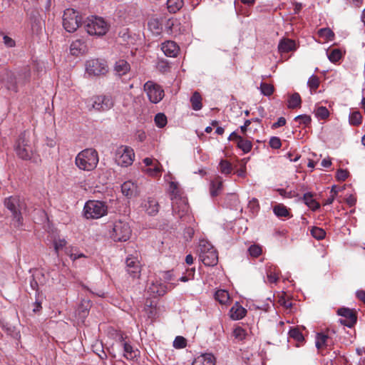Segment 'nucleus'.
<instances>
[{"instance_id":"nucleus-1","label":"nucleus","mask_w":365,"mask_h":365,"mask_svg":"<svg viewBox=\"0 0 365 365\" xmlns=\"http://www.w3.org/2000/svg\"><path fill=\"white\" fill-rule=\"evenodd\" d=\"M5 207L11 212L12 224L15 227L23 225L21 211L26 208V204L19 196H10L4 200Z\"/></svg>"},{"instance_id":"nucleus-2","label":"nucleus","mask_w":365,"mask_h":365,"mask_svg":"<svg viewBox=\"0 0 365 365\" xmlns=\"http://www.w3.org/2000/svg\"><path fill=\"white\" fill-rule=\"evenodd\" d=\"M76 166L83 170L91 171L95 169L98 163L97 151L93 148H87L81 151L76 157Z\"/></svg>"},{"instance_id":"nucleus-3","label":"nucleus","mask_w":365,"mask_h":365,"mask_svg":"<svg viewBox=\"0 0 365 365\" xmlns=\"http://www.w3.org/2000/svg\"><path fill=\"white\" fill-rule=\"evenodd\" d=\"M14 150L16 155L24 160L32 159L34 147L28 133L24 132L20 134L16 142Z\"/></svg>"},{"instance_id":"nucleus-4","label":"nucleus","mask_w":365,"mask_h":365,"mask_svg":"<svg viewBox=\"0 0 365 365\" xmlns=\"http://www.w3.org/2000/svg\"><path fill=\"white\" fill-rule=\"evenodd\" d=\"M198 252L199 257L205 266H215L217 264V252L208 242L201 240L200 242Z\"/></svg>"},{"instance_id":"nucleus-5","label":"nucleus","mask_w":365,"mask_h":365,"mask_svg":"<svg viewBox=\"0 0 365 365\" xmlns=\"http://www.w3.org/2000/svg\"><path fill=\"white\" fill-rule=\"evenodd\" d=\"M107 212L106 203L99 200H89L83 208V215L87 219H98L106 215Z\"/></svg>"},{"instance_id":"nucleus-6","label":"nucleus","mask_w":365,"mask_h":365,"mask_svg":"<svg viewBox=\"0 0 365 365\" xmlns=\"http://www.w3.org/2000/svg\"><path fill=\"white\" fill-rule=\"evenodd\" d=\"M84 27L90 35L103 36L108 31V25L103 19L92 16L85 22Z\"/></svg>"},{"instance_id":"nucleus-7","label":"nucleus","mask_w":365,"mask_h":365,"mask_svg":"<svg viewBox=\"0 0 365 365\" xmlns=\"http://www.w3.org/2000/svg\"><path fill=\"white\" fill-rule=\"evenodd\" d=\"M110 235L115 242H125L130 237L131 230L127 222L119 220L113 223Z\"/></svg>"},{"instance_id":"nucleus-8","label":"nucleus","mask_w":365,"mask_h":365,"mask_svg":"<svg viewBox=\"0 0 365 365\" xmlns=\"http://www.w3.org/2000/svg\"><path fill=\"white\" fill-rule=\"evenodd\" d=\"M81 24V16H78L73 9H67L63 16V26L65 30L69 33L74 32Z\"/></svg>"},{"instance_id":"nucleus-9","label":"nucleus","mask_w":365,"mask_h":365,"mask_svg":"<svg viewBox=\"0 0 365 365\" xmlns=\"http://www.w3.org/2000/svg\"><path fill=\"white\" fill-rule=\"evenodd\" d=\"M135 156L133 150L128 146L121 145L115 153V160L118 165L127 167L133 162Z\"/></svg>"},{"instance_id":"nucleus-10","label":"nucleus","mask_w":365,"mask_h":365,"mask_svg":"<svg viewBox=\"0 0 365 365\" xmlns=\"http://www.w3.org/2000/svg\"><path fill=\"white\" fill-rule=\"evenodd\" d=\"M86 70L89 76H97L105 75L108 71V67L106 61L97 58L87 61Z\"/></svg>"},{"instance_id":"nucleus-11","label":"nucleus","mask_w":365,"mask_h":365,"mask_svg":"<svg viewBox=\"0 0 365 365\" xmlns=\"http://www.w3.org/2000/svg\"><path fill=\"white\" fill-rule=\"evenodd\" d=\"M113 101L110 96H96L91 98V103L88 105L89 110L91 108L99 112L110 110L113 106Z\"/></svg>"},{"instance_id":"nucleus-12","label":"nucleus","mask_w":365,"mask_h":365,"mask_svg":"<svg viewBox=\"0 0 365 365\" xmlns=\"http://www.w3.org/2000/svg\"><path fill=\"white\" fill-rule=\"evenodd\" d=\"M144 91L146 92L150 101L153 103H158L164 96L163 89L151 81H148L145 83Z\"/></svg>"},{"instance_id":"nucleus-13","label":"nucleus","mask_w":365,"mask_h":365,"mask_svg":"<svg viewBox=\"0 0 365 365\" xmlns=\"http://www.w3.org/2000/svg\"><path fill=\"white\" fill-rule=\"evenodd\" d=\"M337 314L345 318L344 319H340L339 322L346 327L351 328L356 323L357 317L356 312L349 308H339L337 310Z\"/></svg>"},{"instance_id":"nucleus-14","label":"nucleus","mask_w":365,"mask_h":365,"mask_svg":"<svg viewBox=\"0 0 365 365\" xmlns=\"http://www.w3.org/2000/svg\"><path fill=\"white\" fill-rule=\"evenodd\" d=\"M0 81L4 83L7 90L17 93L19 91V85L17 83V76L15 73L10 71H5L4 73L0 76Z\"/></svg>"},{"instance_id":"nucleus-15","label":"nucleus","mask_w":365,"mask_h":365,"mask_svg":"<svg viewBox=\"0 0 365 365\" xmlns=\"http://www.w3.org/2000/svg\"><path fill=\"white\" fill-rule=\"evenodd\" d=\"M172 200V209L174 213H178L180 217L188 211V204L185 199L182 198L177 193L174 197H170Z\"/></svg>"},{"instance_id":"nucleus-16","label":"nucleus","mask_w":365,"mask_h":365,"mask_svg":"<svg viewBox=\"0 0 365 365\" xmlns=\"http://www.w3.org/2000/svg\"><path fill=\"white\" fill-rule=\"evenodd\" d=\"M165 29L168 34L175 36L182 34L183 29L181 24L177 19H170L165 24Z\"/></svg>"},{"instance_id":"nucleus-17","label":"nucleus","mask_w":365,"mask_h":365,"mask_svg":"<svg viewBox=\"0 0 365 365\" xmlns=\"http://www.w3.org/2000/svg\"><path fill=\"white\" fill-rule=\"evenodd\" d=\"M86 44L81 39H76L73 41L70 46V51L73 56H78L79 54L86 53Z\"/></svg>"},{"instance_id":"nucleus-18","label":"nucleus","mask_w":365,"mask_h":365,"mask_svg":"<svg viewBox=\"0 0 365 365\" xmlns=\"http://www.w3.org/2000/svg\"><path fill=\"white\" fill-rule=\"evenodd\" d=\"M17 83L19 87L25 86L31 80V70L29 67H24L21 69L17 74Z\"/></svg>"},{"instance_id":"nucleus-19","label":"nucleus","mask_w":365,"mask_h":365,"mask_svg":"<svg viewBox=\"0 0 365 365\" xmlns=\"http://www.w3.org/2000/svg\"><path fill=\"white\" fill-rule=\"evenodd\" d=\"M161 49L165 55L169 57H175L178 53V45L172 41H168L163 43Z\"/></svg>"},{"instance_id":"nucleus-20","label":"nucleus","mask_w":365,"mask_h":365,"mask_svg":"<svg viewBox=\"0 0 365 365\" xmlns=\"http://www.w3.org/2000/svg\"><path fill=\"white\" fill-rule=\"evenodd\" d=\"M192 365H215V358L211 354H202L195 359Z\"/></svg>"},{"instance_id":"nucleus-21","label":"nucleus","mask_w":365,"mask_h":365,"mask_svg":"<svg viewBox=\"0 0 365 365\" xmlns=\"http://www.w3.org/2000/svg\"><path fill=\"white\" fill-rule=\"evenodd\" d=\"M247 313V310L236 303L230 310V317L234 320L242 319Z\"/></svg>"},{"instance_id":"nucleus-22","label":"nucleus","mask_w":365,"mask_h":365,"mask_svg":"<svg viewBox=\"0 0 365 365\" xmlns=\"http://www.w3.org/2000/svg\"><path fill=\"white\" fill-rule=\"evenodd\" d=\"M235 8L237 13L248 16L249 9L254 5L255 1H234Z\"/></svg>"},{"instance_id":"nucleus-23","label":"nucleus","mask_w":365,"mask_h":365,"mask_svg":"<svg viewBox=\"0 0 365 365\" xmlns=\"http://www.w3.org/2000/svg\"><path fill=\"white\" fill-rule=\"evenodd\" d=\"M122 193L128 198L134 196L137 191V186L131 181L125 182L121 185Z\"/></svg>"},{"instance_id":"nucleus-24","label":"nucleus","mask_w":365,"mask_h":365,"mask_svg":"<svg viewBox=\"0 0 365 365\" xmlns=\"http://www.w3.org/2000/svg\"><path fill=\"white\" fill-rule=\"evenodd\" d=\"M130 69V64L124 59H120L115 63L114 71L118 76L126 74Z\"/></svg>"},{"instance_id":"nucleus-25","label":"nucleus","mask_w":365,"mask_h":365,"mask_svg":"<svg viewBox=\"0 0 365 365\" xmlns=\"http://www.w3.org/2000/svg\"><path fill=\"white\" fill-rule=\"evenodd\" d=\"M144 207L148 214L155 215L158 212L159 205L155 199L148 197L144 203Z\"/></svg>"},{"instance_id":"nucleus-26","label":"nucleus","mask_w":365,"mask_h":365,"mask_svg":"<svg viewBox=\"0 0 365 365\" xmlns=\"http://www.w3.org/2000/svg\"><path fill=\"white\" fill-rule=\"evenodd\" d=\"M123 350H124V356L128 360H134L135 359L138 354L139 351L138 349H134L133 346L127 342H123Z\"/></svg>"},{"instance_id":"nucleus-27","label":"nucleus","mask_w":365,"mask_h":365,"mask_svg":"<svg viewBox=\"0 0 365 365\" xmlns=\"http://www.w3.org/2000/svg\"><path fill=\"white\" fill-rule=\"evenodd\" d=\"M304 203L313 211L318 210L320 205L314 199H313V194L312 192H307L302 197Z\"/></svg>"},{"instance_id":"nucleus-28","label":"nucleus","mask_w":365,"mask_h":365,"mask_svg":"<svg viewBox=\"0 0 365 365\" xmlns=\"http://www.w3.org/2000/svg\"><path fill=\"white\" fill-rule=\"evenodd\" d=\"M278 48L282 53L293 51L295 49V42L291 39H283L279 42Z\"/></svg>"},{"instance_id":"nucleus-29","label":"nucleus","mask_w":365,"mask_h":365,"mask_svg":"<svg viewBox=\"0 0 365 365\" xmlns=\"http://www.w3.org/2000/svg\"><path fill=\"white\" fill-rule=\"evenodd\" d=\"M202 96L197 91H195L190 98L192 108L194 110H200L202 108Z\"/></svg>"},{"instance_id":"nucleus-30","label":"nucleus","mask_w":365,"mask_h":365,"mask_svg":"<svg viewBox=\"0 0 365 365\" xmlns=\"http://www.w3.org/2000/svg\"><path fill=\"white\" fill-rule=\"evenodd\" d=\"M302 99L298 93L292 94L288 100V108L295 109L301 107Z\"/></svg>"},{"instance_id":"nucleus-31","label":"nucleus","mask_w":365,"mask_h":365,"mask_svg":"<svg viewBox=\"0 0 365 365\" xmlns=\"http://www.w3.org/2000/svg\"><path fill=\"white\" fill-rule=\"evenodd\" d=\"M237 145L245 153H249L252 147L251 141L244 139L242 136L239 137V140L237 141Z\"/></svg>"},{"instance_id":"nucleus-32","label":"nucleus","mask_w":365,"mask_h":365,"mask_svg":"<svg viewBox=\"0 0 365 365\" xmlns=\"http://www.w3.org/2000/svg\"><path fill=\"white\" fill-rule=\"evenodd\" d=\"M273 211H274V213L277 217H289L291 216L290 212L288 210V209L287 208V207L282 204H278V205H275L273 207Z\"/></svg>"},{"instance_id":"nucleus-33","label":"nucleus","mask_w":365,"mask_h":365,"mask_svg":"<svg viewBox=\"0 0 365 365\" xmlns=\"http://www.w3.org/2000/svg\"><path fill=\"white\" fill-rule=\"evenodd\" d=\"M215 298L222 304H225L230 300L228 292L224 289H219L216 291Z\"/></svg>"},{"instance_id":"nucleus-34","label":"nucleus","mask_w":365,"mask_h":365,"mask_svg":"<svg viewBox=\"0 0 365 365\" xmlns=\"http://www.w3.org/2000/svg\"><path fill=\"white\" fill-rule=\"evenodd\" d=\"M349 121L351 125L358 126L362 122V115L359 111L351 112L349 116Z\"/></svg>"},{"instance_id":"nucleus-35","label":"nucleus","mask_w":365,"mask_h":365,"mask_svg":"<svg viewBox=\"0 0 365 365\" xmlns=\"http://www.w3.org/2000/svg\"><path fill=\"white\" fill-rule=\"evenodd\" d=\"M222 187V182L220 180L219 178H216L215 180L212 181L210 185V195L212 197H215L218 195L219 191L221 190Z\"/></svg>"},{"instance_id":"nucleus-36","label":"nucleus","mask_w":365,"mask_h":365,"mask_svg":"<svg viewBox=\"0 0 365 365\" xmlns=\"http://www.w3.org/2000/svg\"><path fill=\"white\" fill-rule=\"evenodd\" d=\"M166 6L168 11L170 14H175L184 5V1H166Z\"/></svg>"},{"instance_id":"nucleus-37","label":"nucleus","mask_w":365,"mask_h":365,"mask_svg":"<svg viewBox=\"0 0 365 365\" xmlns=\"http://www.w3.org/2000/svg\"><path fill=\"white\" fill-rule=\"evenodd\" d=\"M151 168H147L145 172L151 176H158L160 175L162 169L160 163L155 160V164L150 166Z\"/></svg>"},{"instance_id":"nucleus-38","label":"nucleus","mask_w":365,"mask_h":365,"mask_svg":"<svg viewBox=\"0 0 365 365\" xmlns=\"http://www.w3.org/2000/svg\"><path fill=\"white\" fill-rule=\"evenodd\" d=\"M327 56L330 61L336 63L341 58V52L338 48H334L327 52Z\"/></svg>"},{"instance_id":"nucleus-39","label":"nucleus","mask_w":365,"mask_h":365,"mask_svg":"<svg viewBox=\"0 0 365 365\" xmlns=\"http://www.w3.org/2000/svg\"><path fill=\"white\" fill-rule=\"evenodd\" d=\"M311 235L315 239L320 240L325 237L326 232L322 228L313 227L311 230Z\"/></svg>"},{"instance_id":"nucleus-40","label":"nucleus","mask_w":365,"mask_h":365,"mask_svg":"<svg viewBox=\"0 0 365 365\" xmlns=\"http://www.w3.org/2000/svg\"><path fill=\"white\" fill-rule=\"evenodd\" d=\"M289 335L298 342H302L304 340L303 334L298 328H292L289 331Z\"/></svg>"},{"instance_id":"nucleus-41","label":"nucleus","mask_w":365,"mask_h":365,"mask_svg":"<svg viewBox=\"0 0 365 365\" xmlns=\"http://www.w3.org/2000/svg\"><path fill=\"white\" fill-rule=\"evenodd\" d=\"M155 123L158 128H163L167 124V117L163 113H159L155 116Z\"/></svg>"},{"instance_id":"nucleus-42","label":"nucleus","mask_w":365,"mask_h":365,"mask_svg":"<svg viewBox=\"0 0 365 365\" xmlns=\"http://www.w3.org/2000/svg\"><path fill=\"white\" fill-rule=\"evenodd\" d=\"M149 290L150 292L159 296L163 295L165 293V287L160 284L152 283L151 286L149 287Z\"/></svg>"},{"instance_id":"nucleus-43","label":"nucleus","mask_w":365,"mask_h":365,"mask_svg":"<svg viewBox=\"0 0 365 365\" xmlns=\"http://www.w3.org/2000/svg\"><path fill=\"white\" fill-rule=\"evenodd\" d=\"M328 336L322 333H318L316 336V346L318 349L322 346H327Z\"/></svg>"},{"instance_id":"nucleus-44","label":"nucleus","mask_w":365,"mask_h":365,"mask_svg":"<svg viewBox=\"0 0 365 365\" xmlns=\"http://www.w3.org/2000/svg\"><path fill=\"white\" fill-rule=\"evenodd\" d=\"M295 121H298L299 125H304L308 126L312 122V118L308 115H299L294 118Z\"/></svg>"},{"instance_id":"nucleus-45","label":"nucleus","mask_w":365,"mask_h":365,"mask_svg":"<svg viewBox=\"0 0 365 365\" xmlns=\"http://www.w3.org/2000/svg\"><path fill=\"white\" fill-rule=\"evenodd\" d=\"M260 90L262 94L269 96L273 93L274 86L271 84H268L266 83H261Z\"/></svg>"},{"instance_id":"nucleus-46","label":"nucleus","mask_w":365,"mask_h":365,"mask_svg":"<svg viewBox=\"0 0 365 365\" xmlns=\"http://www.w3.org/2000/svg\"><path fill=\"white\" fill-rule=\"evenodd\" d=\"M307 84L311 91H315L319 86V78L317 76L312 75L309 78Z\"/></svg>"},{"instance_id":"nucleus-47","label":"nucleus","mask_w":365,"mask_h":365,"mask_svg":"<svg viewBox=\"0 0 365 365\" xmlns=\"http://www.w3.org/2000/svg\"><path fill=\"white\" fill-rule=\"evenodd\" d=\"M187 346V340L185 338L181 336L175 337L173 341V346L175 349H183Z\"/></svg>"},{"instance_id":"nucleus-48","label":"nucleus","mask_w":365,"mask_h":365,"mask_svg":"<svg viewBox=\"0 0 365 365\" xmlns=\"http://www.w3.org/2000/svg\"><path fill=\"white\" fill-rule=\"evenodd\" d=\"M66 245V241L64 239H58L54 240L53 241V247L54 250L57 256H58V252L61 250L65 247Z\"/></svg>"},{"instance_id":"nucleus-49","label":"nucleus","mask_w":365,"mask_h":365,"mask_svg":"<svg viewBox=\"0 0 365 365\" xmlns=\"http://www.w3.org/2000/svg\"><path fill=\"white\" fill-rule=\"evenodd\" d=\"M220 169L222 173L230 174L232 172V165L228 161L222 160L220 163Z\"/></svg>"},{"instance_id":"nucleus-50","label":"nucleus","mask_w":365,"mask_h":365,"mask_svg":"<svg viewBox=\"0 0 365 365\" xmlns=\"http://www.w3.org/2000/svg\"><path fill=\"white\" fill-rule=\"evenodd\" d=\"M250 255L253 257H257L262 254V247L258 245H251L248 249Z\"/></svg>"},{"instance_id":"nucleus-51","label":"nucleus","mask_w":365,"mask_h":365,"mask_svg":"<svg viewBox=\"0 0 365 365\" xmlns=\"http://www.w3.org/2000/svg\"><path fill=\"white\" fill-rule=\"evenodd\" d=\"M319 34L327 40H331L334 36V32L329 28L321 29L319 31Z\"/></svg>"},{"instance_id":"nucleus-52","label":"nucleus","mask_w":365,"mask_h":365,"mask_svg":"<svg viewBox=\"0 0 365 365\" xmlns=\"http://www.w3.org/2000/svg\"><path fill=\"white\" fill-rule=\"evenodd\" d=\"M316 115L321 119H326L329 115V111L326 107L320 106L316 110Z\"/></svg>"},{"instance_id":"nucleus-53","label":"nucleus","mask_w":365,"mask_h":365,"mask_svg":"<svg viewBox=\"0 0 365 365\" xmlns=\"http://www.w3.org/2000/svg\"><path fill=\"white\" fill-rule=\"evenodd\" d=\"M233 336H235V339L242 341L245 338V330L242 327H238L233 330Z\"/></svg>"},{"instance_id":"nucleus-54","label":"nucleus","mask_w":365,"mask_h":365,"mask_svg":"<svg viewBox=\"0 0 365 365\" xmlns=\"http://www.w3.org/2000/svg\"><path fill=\"white\" fill-rule=\"evenodd\" d=\"M126 264V271L129 270L132 267H135L136 266L140 265V262L135 257H128L125 260Z\"/></svg>"},{"instance_id":"nucleus-55","label":"nucleus","mask_w":365,"mask_h":365,"mask_svg":"<svg viewBox=\"0 0 365 365\" xmlns=\"http://www.w3.org/2000/svg\"><path fill=\"white\" fill-rule=\"evenodd\" d=\"M349 177V172L346 170L339 169L336 172V178L339 181H345Z\"/></svg>"},{"instance_id":"nucleus-56","label":"nucleus","mask_w":365,"mask_h":365,"mask_svg":"<svg viewBox=\"0 0 365 365\" xmlns=\"http://www.w3.org/2000/svg\"><path fill=\"white\" fill-rule=\"evenodd\" d=\"M269 144L271 148L278 149L281 147L282 143L278 137H272L269 140Z\"/></svg>"},{"instance_id":"nucleus-57","label":"nucleus","mask_w":365,"mask_h":365,"mask_svg":"<svg viewBox=\"0 0 365 365\" xmlns=\"http://www.w3.org/2000/svg\"><path fill=\"white\" fill-rule=\"evenodd\" d=\"M127 272L133 278H138V277H139L140 273V266L135 265V267H132L131 269H129V270H128Z\"/></svg>"},{"instance_id":"nucleus-58","label":"nucleus","mask_w":365,"mask_h":365,"mask_svg":"<svg viewBox=\"0 0 365 365\" xmlns=\"http://www.w3.org/2000/svg\"><path fill=\"white\" fill-rule=\"evenodd\" d=\"M248 207L252 212H257L259 208V205L257 199L252 198L249 202Z\"/></svg>"},{"instance_id":"nucleus-59","label":"nucleus","mask_w":365,"mask_h":365,"mask_svg":"<svg viewBox=\"0 0 365 365\" xmlns=\"http://www.w3.org/2000/svg\"><path fill=\"white\" fill-rule=\"evenodd\" d=\"M89 306V302H86L82 303L78 309L79 314H81V317H84L88 312V307Z\"/></svg>"},{"instance_id":"nucleus-60","label":"nucleus","mask_w":365,"mask_h":365,"mask_svg":"<svg viewBox=\"0 0 365 365\" xmlns=\"http://www.w3.org/2000/svg\"><path fill=\"white\" fill-rule=\"evenodd\" d=\"M148 26L150 30L155 31L157 34L160 33V25L157 20H152L149 21Z\"/></svg>"},{"instance_id":"nucleus-61","label":"nucleus","mask_w":365,"mask_h":365,"mask_svg":"<svg viewBox=\"0 0 365 365\" xmlns=\"http://www.w3.org/2000/svg\"><path fill=\"white\" fill-rule=\"evenodd\" d=\"M267 278L270 283H276L279 279L277 274L271 271L267 273Z\"/></svg>"},{"instance_id":"nucleus-62","label":"nucleus","mask_w":365,"mask_h":365,"mask_svg":"<svg viewBox=\"0 0 365 365\" xmlns=\"http://www.w3.org/2000/svg\"><path fill=\"white\" fill-rule=\"evenodd\" d=\"M286 124V119L284 117H280L278 118L277 121L272 125L273 129L277 128L279 127L283 126Z\"/></svg>"},{"instance_id":"nucleus-63","label":"nucleus","mask_w":365,"mask_h":365,"mask_svg":"<svg viewBox=\"0 0 365 365\" xmlns=\"http://www.w3.org/2000/svg\"><path fill=\"white\" fill-rule=\"evenodd\" d=\"M170 188L171 190V197H174L176 193L178 195H180L178 190V183L175 182H170Z\"/></svg>"},{"instance_id":"nucleus-64","label":"nucleus","mask_w":365,"mask_h":365,"mask_svg":"<svg viewBox=\"0 0 365 365\" xmlns=\"http://www.w3.org/2000/svg\"><path fill=\"white\" fill-rule=\"evenodd\" d=\"M4 44L8 47H13L15 46V41L8 36L3 37Z\"/></svg>"}]
</instances>
